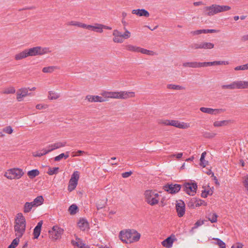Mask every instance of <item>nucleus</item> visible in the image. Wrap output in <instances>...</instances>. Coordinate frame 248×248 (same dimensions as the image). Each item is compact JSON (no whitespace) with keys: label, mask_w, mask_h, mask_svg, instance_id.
<instances>
[{"label":"nucleus","mask_w":248,"mask_h":248,"mask_svg":"<svg viewBox=\"0 0 248 248\" xmlns=\"http://www.w3.org/2000/svg\"><path fill=\"white\" fill-rule=\"evenodd\" d=\"M183 191L187 194L193 196L196 192L197 185L195 183H185L182 186Z\"/></svg>","instance_id":"9"},{"label":"nucleus","mask_w":248,"mask_h":248,"mask_svg":"<svg viewBox=\"0 0 248 248\" xmlns=\"http://www.w3.org/2000/svg\"><path fill=\"white\" fill-rule=\"evenodd\" d=\"M132 174L131 171L124 172L122 174V176L123 178H127L129 177Z\"/></svg>","instance_id":"61"},{"label":"nucleus","mask_w":248,"mask_h":248,"mask_svg":"<svg viewBox=\"0 0 248 248\" xmlns=\"http://www.w3.org/2000/svg\"><path fill=\"white\" fill-rule=\"evenodd\" d=\"M24 172L22 170L18 168L10 169L8 172H5L4 176L9 179H16L20 178Z\"/></svg>","instance_id":"8"},{"label":"nucleus","mask_w":248,"mask_h":248,"mask_svg":"<svg viewBox=\"0 0 248 248\" xmlns=\"http://www.w3.org/2000/svg\"><path fill=\"white\" fill-rule=\"evenodd\" d=\"M106 203V202H104V203L103 204L101 203V202H100V203L98 202L96 204V207H97V209L99 210L100 209H102L103 207H104L105 206Z\"/></svg>","instance_id":"62"},{"label":"nucleus","mask_w":248,"mask_h":248,"mask_svg":"<svg viewBox=\"0 0 248 248\" xmlns=\"http://www.w3.org/2000/svg\"><path fill=\"white\" fill-rule=\"evenodd\" d=\"M174 239L171 237H169L162 242V245L167 248H170L172 247Z\"/></svg>","instance_id":"21"},{"label":"nucleus","mask_w":248,"mask_h":248,"mask_svg":"<svg viewBox=\"0 0 248 248\" xmlns=\"http://www.w3.org/2000/svg\"><path fill=\"white\" fill-rule=\"evenodd\" d=\"M44 202V198L42 196L37 197L33 201L31 202L34 207L38 206L43 204Z\"/></svg>","instance_id":"24"},{"label":"nucleus","mask_w":248,"mask_h":248,"mask_svg":"<svg viewBox=\"0 0 248 248\" xmlns=\"http://www.w3.org/2000/svg\"><path fill=\"white\" fill-rule=\"evenodd\" d=\"M33 155L35 157H41L42 156V154H41V151H38L36 152H34L33 153Z\"/></svg>","instance_id":"64"},{"label":"nucleus","mask_w":248,"mask_h":248,"mask_svg":"<svg viewBox=\"0 0 248 248\" xmlns=\"http://www.w3.org/2000/svg\"><path fill=\"white\" fill-rule=\"evenodd\" d=\"M26 50L28 57L43 55L51 52L49 47H42L39 46L26 49Z\"/></svg>","instance_id":"6"},{"label":"nucleus","mask_w":248,"mask_h":248,"mask_svg":"<svg viewBox=\"0 0 248 248\" xmlns=\"http://www.w3.org/2000/svg\"><path fill=\"white\" fill-rule=\"evenodd\" d=\"M15 231L18 238L22 236L26 228V220L22 213L17 214L15 220Z\"/></svg>","instance_id":"4"},{"label":"nucleus","mask_w":248,"mask_h":248,"mask_svg":"<svg viewBox=\"0 0 248 248\" xmlns=\"http://www.w3.org/2000/svg\"><path fill=\"white\" fill-rule=\"evenodd\" d=\"M234 70L236 71L247 70V64H246L244 65L236 66L234 68Z\"/></svg>","instance_id":"53"},{"label":"nucleus","mask_w":248,"mask_h":248,"mask_svg":"<svg viewBox=\"0 0 248 248\" xmlns=\"http://www.w3.org/2000/svg\"><path fill=\"white\" fill-rule=\"evenodd\" d=\"M124 32L123 34V38L124 39H128L130 37L131 33L126 28L124 27Z\"/></svg>","instance_id":"48"},{"label":"nucleus","mask_w":248,"mask_h":248,"mask_svg":"<svg viewBox=\"0 0 248 248\" xmlns=\"http://www.w3.org/2000/svg\"><path fill=\"white\" fill-rule=\"evenodd\" d=\"M126 49L129 51L133 52H140L141 47L132 45L126 46Z\"/></svg>","instance_id":"27"},{"label":"nucleus","mask_w":248,"mask_h":248,"mask_svg":"<svg viewBox=\"0 0 248 248\" xmlns=\"http://www.w3.org/2000/svg\"><path fill=\"white\" fill-rule=\"evenodd\" d=\"M170 125H172L182 129H186L189 127V124H188L180 123L178 121L176 120H170Z\"/></svg>","instance_id":"15"},{"label":"nucleus","mask_w":248,"mask_h":248,"mask_svg":"<svg viewBox=\"0 0 248 248\" xmlns=\"http://www.w3.org/2000/svg\"><path fill=\"white\" fill-rule=\"evenodd\" d=\"M16 93V89L13 86H10L4 88L1 91L2 94H14Z\"/></svg>","instance_id":"26"},{"label":"nucleus","mask_w":248,"mask_h":248,"mask_svg":"<svg viewBox=\"0 0 248 248\" xmlns=\"http://www.w3.org/2000/svg\"><path fill=\"white\" fill-rule=\"evenodd\" d=\"M18 91L20 92V93L23 95L24 97H25L27 95H31V93H28V89L26 88H21L18 90Z\"/></svg>","instance_id":"41"},{"label":"nucleus","mask_w":248,"mask_h":248,"mask_svg":"<svg viewBox=\"0 0 248 248\" xmlns=\"http://www.w3.org/2000/svg\"><path fill=\"white\" fill-rule=\"evenodd\" d=\"M213 108H205V107H201L200 108V110L205 113L209 114H212L213 113Z\"/></svg>","instance_id":"43"},{"label":"nucleus","mask_w":248,"mask_h":248,"mask_svg":"<svg viewBox=\"0 0 248 248\" xmlns=\"http://www.w3.org/2000/svg\"><path fill=\"white\" fill-rule=\"evenodd\" d=\"M214 44L207 42H201V49H211L214 47Z\"/></svg>","instance_id":"22"},{"label":"nucleus","mask_w":248,"mask_h":248,"mask_svg":"<svg viewBox=\"0 0 248 248\" xmlns=\"http://www.w3.org/2000/svg\"><path fill=\"white\" fill-rule=\"evenodd\" d=\"M222 89H245L248 88V81L243 80L235 81L230 84L221 86Z\"/></svg>","instance_id":"7"},{"label":"nucleus","mask_w":248,"mask_h":248,"mask_svg":"<svg viewBox=\"0 0 248 248\" xmlns=\"http://www.w3.org/2000/svg\"><path fill=\"white\" fill-rule=\"evenodd\" d=\"M19 242V238L14 239L11 244L9 246V248H15L18 244Z\"/></svg>","instance_id":"42"},{"label":"nucleus","mask_w":248,"mask_h":248,"mask_svg":"<svg viewBox=\"0 0 248 248\" xmlns=\"http://www.w3.org/2000/svg\"><path fill=\"white\" fill-rule=\"evenodd\" d=\"M176 209L179 217H182L185 213V203L181 200L177 201Z\"/></svg>","instance_id":"12"},{"label":"nucleus","mask_w":248,"mask_h":248,"mask_svg":"<svg viewBox=\"0 0 248 248\" xmlns=\"http://www.w3.org/2000/svg\"><path fill=\"white\" fill-rule=\"evenodd\" d=\"M204 221H201V220H198L194 224V226L192 228V230H193L195 229H196L197 227H198L202 225L203 224Z\"/></svg>","instance_id":"54"},{"label":"nucleus","mask_w":248,"mask_h":248,"mask_svg":"<svg viewBox=\"0 0 248 248\" xmlns=\"http://www.w3.org/2000/svg\"><path fill=\"white\" fill-rule=\"evenodd\" d=\"M217 215L215 213H210L207 216V218L212 223H215L217 221Z\"/></svg>","instance_id":"31"},{"label":"nucleus","mask_w":248,"mask_h":248,"mask_svg":"<svg viewBox=\"0 0 248 248\" xmlns=\"http://www.w3.org/2000/svg\"><path fill=\"white\" fill-rule=\"evenodd\" d=\"M78 185V182L73 179H70L68 186V190L71 192L75 189Z\"/></svg>","instance_id":"32"},{"label":"nucleus","mask_w":248,"mask_h":248,"mask_svg":"<svg viewBox=\"0 0 248 248\" xmlns=\"http://www.w3.org/2000/svg\"><path fill=\"white\" fill-rule=\"evenodd\" d=\"M229 121L223 120L221 121H216L214 123L213 125L215 127H220L224 125H226L229 123Z\"/></svg>","instance_id":"34"},{"label":"nucleus","mask_w":248,"mask_h":248,"mask_svg":"<svg viewBox=\"0 0 248 248\" xmlns=\"http://www.w3.org/2000/svg\"><path fill=\"white\" fill-rule=\"evenodd\" d=\"M145 201L150 205L157 204L159 200V195L155 190H147L144 193Z\"/></svg>","instance_id":"5"},{"label":"nucleus","mask_w":248,"mask_h":248,"mask_svg":"<svg viewBox=\"0 0 248 248\" xmlns=\"http://www.w3.org/2000/svg\"><path fill=\"white\" fill-rule=\"evenodd\" d=\"M79 22L78 21H71L67 23V25L74 26L79 27Z\"/></svg>","instance_id":"57"},{"label":"nucleus","mask_w":248,"mask_h":248,"mask_svg":"<svg viewBox=\"0 0 248 248\" xmlns=\"http://www.w3.org/2000/svg\"><path fill=\"white\" fill-rule=\"evenodd\" d=\"M190 47L193 49H201V42L199 43L192 44L190 46Z\"/></svg>","instance_id":"51"},{"label":"nucleus","mask_w":248,"mask_h":248,"mask_svg":"<svg viewBox=\"0 0 248 248\" xmlns=\"http://www.w3.org/2000/svg\"><path fill=\"white\" fill-rule=\"evenodd\" d=\"M212 110H213L212 114H215V115L217 114H219V113L224 112L225 111V109H222V108H220V109H213V108Z\"/></svg>","instance_id":"55"},{"label":"nucleus","mask_w":248,"mask_h":248,"mask_svg":"<svg viewBox=\"0 0 248 248\" xmlns=\"http://www.w3.org/2000/svg\"><path fill=\"white\" fill-rule=\"evenodd\" d=\"M133 14H135L140 16H145L148 17L149 16V13L144 9H134L132 11Z\"/></svg>","instance_id":"17"},{"label":"nucleus","mask_w":248,"mask_h":248,"mask_svg":"<svg viewBox=\"0 0 248 248\" xmlns=\"http://www.w3.org/2000/svg\"><path fill=\"white\" fill-rule=\"evenodd\" d=\"M167 88L169 89H173V90H185V88L182 86H180L178 85H174V84H168L167 85Z\"/></svg>","instance_id":"35"},{"label":"nucleus","mask_w":248,"mask_h":248,"mask_svg":"<svg viewBox=\"0 0 248 248\" xmlns=\"http://www.w3.org/2000/svg\"><path fill=\"white\" fill-rule=\"evenodd\" d=\"M27 57H28V55L27 54L26 50L25 49L23 51L16 54L15 56V59L16 61H18Z\"/></svg>","instance_id":"25"},{"label":"nucleus","mask_w":248,"mask_h":248,"mask_svg":"<svg viewBox=\"0 0 248 248\" xmlns=\"http://www.w3.org/2000/svg\"><path fill=\"white\" fill-rule=\"evenodd\" d=\"M140 237V234L135 230L121 231L119 233L120 240L125 243H131L137 242Z\"/></svg>","instance_id":"2"},{"label":"nucleus","mask_w":248,"mask_h":248,"mask_svg":"<svg viewBox=\"0 0 248 248\" xmlns=\"http://www.w3.org/2000/svg\"><path fill=\"white\" fill-rule=\"evenodd\" d=\"M182 187L179 184H167L163 186V189L170 194H175L178 192Z\"/></svg>","instance_id":"11"},{"label":"nucleus","mask_w":248,"mask_h":248,"mask_svg":"<svg viewBox=\"0 0 248 248\" xmlns=\"http://www.w3.org/2000/svg\"><path fill=\"white\" fill-rule=\"evenodd\" d=\"M113 41L115 43H122L124 42V39L123 38V35H120V36H114V38L113 39Z\"/></svg>","instance_id":"46"},{"label":"nucleus","mask_w":248,"mask_h":248,"mask_svg":"<svg viewBox=\"0 0 248 248\" xmlns=\"http://www.w3.org/2000/svg\"><path fill=\"white\" fill-rule=\"evenodd\" d=\"M206 154V153L205 152H203L202 154L201 158H200V165L201 166H202L203 167H205L206 165V162L204 160L205 156Z\"/></svg>","instance_id":"38"},{"label":"nucleus","mask_w":248,"mask_h":248,"mask_svg":"<svg viewBox=\"0 0 248 248\" xmlns=\"http://www.w3.org/2000/svg\"><path fill=\"white\" fill-rule=\"evenodd\" d=\"M231 9V7L227 5L212 4L211 6L205 7L203 9V13L206 16H211L218 13L229 11Z\"/></svg>","instance_id":"3"},{"label":"nucleus","mask_w":248,"mask_h":248,"mask_svg":"<svg viewBox=\"0 0 248 248\" xmlns=\"http://www.w3.org/2000/svg\"><path fill=\"white\" fill-rule=\"evenodd\" d=\"M112 34L114 36H119L120 35H123V34H122L120 31H119L117 30H114L113 31Z\"/></svg>","instance_id":"63"},{"label":"nucleus","mask_w":248,"mask_h":248,"mask_svg":"<svg viewBox=\"0 0 248 248\" xmlns=\"http://www.w3.org/2000/svg\"><path fill=\"white\" fill-rule=\"evenodd\" d=\"M71 243L75 248H88V247L83 243L82 240L78 237L76 240H72Z\"/></svg>","instance_id":"16"},{"label":"nucleus","mask_w":248,"mask_h":248,"mask_svg":"<svg viewBox=\"0 0 248 248\" xmlns=\"http://www.w3.org/2000/svg\"><path fill=\"white\" fill-rule=\"evenodd\" d=\"M191 33L193 35H199V34H202V33H204V29H203V30H196V31H192L191 32Z\"/></svg>","instance_id":"52"},{"label":"nucleus","mask_w":248,"mask_h":248,"mask_svg":"<svg viewBox=\"0 0 248 248\" xmlns=\"http://www.w3.org/2000/svg\"><path fill=\"white\" fill-rule=\"evenodd\" d=\"M13 129L11 126H8L3 129V132L11 134L13 133Z\"/></svg>","instance_id":"49"},{"label":"nucleus","mask_w":248,"mask_h":248,"mask_svg":"<svg viewBox=\"0 0 248 248\" xmlns=\"http://www.w3.org/2000/svg\"><path fill=\"white\" fill-rule=\"evenodd\" d=\"M66 142H57L51 144H50V147L53 148L54 150L63 147L65 146Z\"/></svg>","instance_id":"30"},{"label":"nucleus","mask_w":248,"mask_h":248,"mask_svg":"<svg viewBox=\"0 0 248 248\" xmlns=\"http://www.w3.org/2000/svg\"><path fill=\"white\" fill-rule=\"evenodd\" d=\"M58 68L55 66L45 67L42 69V72L45 73H51Z\"/></svg>","instance_id":"29"},{"label":"nucleus","mask_w":248,"mask_h":248,"mask_svg":"<svg viewBox=\"0 0 248 248\" xmlns=\"http://www.w3.org/2000/svg\"><path fill=\"white\" fill-rule=\"evenodd\" d=\"M33 207H34V206L31 202H26L24 205L23 212L25 213H29Z\"/></svg>","instance_id":"28"},{"label":"nucleus","mask_w":248,"mask_h":248,"mask_svg":"<svg viewBox=\"0 0 248 248\" xmlns=\"http://www.w3.org/2000/svg\"><path fill=\"white\" fill-rule=\"evenodd\" d=\"M170 121L169 120L161 119L158 121V123L165 125H170Z\"/></svg>","instance_id":"50"},{"label":"nucleus","mask_w":248,"mask_h":248,"mask_svg":"<svg viewBox=\"0 0 248 248\" xmlns=\"http://www.w3.org/2000/svg\"><path fill=\"white\" fill-rule=\"evenodd\" d=\"M27 174L30 178L33 179L39 174V171L37 169L32 170L29 171Z\"/></svg>","instance_id":"33"},{"label":"nucleus","mask_w":248,"mask_h":248,"mask_svg":"<svg viewBox=\"0 0 248 248\" xmlns=\"http://www.w3.org/2000/svg\"><path fill=\"white\" fill-rule=\"evenodd\" d=\"M43 224V221H40L37 226L35 227L33 230L34 239H37L39 236L41 232V227Z\"/></svg>","instance_id":"18"},{"label":"nucleus","mask_w":248,"mask_h":248,"mask_svg":"<svg viewBox=\"0 0 248 248\" xmlns=\"http://www.w3.org/2000/svg\"><path fill=\"white\" fill-rule=\"evenodd\" d=\"M140 52L142 54H146L150 56L156 55V53L153 51L147 50L141 47L140 48Z\"/></svg>","instance_id":"36"},{"label":"nucleus","mask_w":248,"mask_h":248,"mask_svg":"<svg viewBox=\"0 0 248 248\" xmlns=\"http://www.w3.org/2000/svg\"><path fill=\"white\" fill-rule=\"evenodd\" d=\"M79 174L78 171H75L74 172V173L72 175L70 179H73V180H75V181L78 182V180L79 179Z\"/></svg>","instance_id":"47"},{"label":"nucleus","mask_w":248,"mask_h":248,"mask_svg":"<svg viewBox=\"0 0 248 248\" xmlns=\"http://www.w3.org/2000/svg\"><path fill=\"white\" fill-rule=\"evenodd\" d=\"M78 226L82 231H85L89 228V224L88 222L84 219H81L78 222Z\"/></svg>","instance_id":"20"},{"label":"nucleus","mask_w":248,"mask_h":248,"mask_svg":"<svg viewBox=\"0 0 248 248\" xmlns=\"http://www.w3.org/2000/svg\"><path fill=\"white\" fill-rule=\"evenodd\" d=\"M203 202H204L203 201L194 198L191 199L189 201V202H188V203L187 204V205L190 208H195V207H197L200 206H201L203 204Z\"/></svg>","instance_id":"14"},{"label":"nucleus","mask_w":248,"mask_h":248,"mask_svg":"<svg viewBox=\"0 0 248 248\" xmlns=\"http://www.w3.org/2000/svg\"><path fill=\"white\" fill-rule=\"evenodd\" d=\"M78 210V206L75 204L71 205L68 209L70 214L74 215L76 213L77 210Z\"/></svg>","instance_id":"40"},{"label":"nucleus","mask_w":248,"mask_h":248,"mask_svg":"<svg viewBox=\"0 0 248 248\" xmlns=\"http://www.w3.org/2000/svg\"><path fill=\"white\" fill-rule=\"evenodd\" d=\"M79 27L86 29L89 30H90V28H91V25H87L81 22H79Z\"/></svg>","instance_id":"56"},{"label":"nucleus","mask_w":248,"mask_h":248,"mask_svg":"<svg viewBox=\"0 0 248 248\" xmlns=\"http://www.w3.org/2000/svg\"><path fill=\"white\" fill-rule=\"evenodd\" d=\"M213 239L217 241L216 244L219 246L220 248H226V245L225 243L221 240L219 238H214Z\"/></svg>","instance_id":"44"},{"label":"nucleus","mask_w":248,"mask_h":248,"mask_svg":"<svg viewBox=\"0 0 248 248\" xmlns=\"http://www.w3.org/2000/svg\"><path fill=\"white\" fill-rule=\"evenodd\" d=\"M16 99L18 100V101H22V98L24 97V96L18 90L16 93Z\"/></svg>","instance_id":"59"},{"label":"nucleus","mask_w":248,"mask_h":248,"mask_svg":"<svg viewBox=\"0 0 248 248\" xmlns=\"http://www.w3.org/2000/svg\"><path fill=\"white\" fill-rule=\"evenodd\" d=\"M48 97L49 99H50L51 100L56 99L59 97V95L52 91H50L49 92V94H48Z\"/></svg>","instance_id":"45"},{"label":"nucleus","mask_w":248,"mask_h":248,"mask_svg":"<svg viewBox=\"0 0 248 248\" xmlns=\"http://www.w3.org/2000/svg\"><path fill=\"white\" fill-rule=\"evenodd\" d=\"M202 136L205 138L212 139L216 136V134L213 132H203Z\"/></svg>","instance_id":"37"},{"label":"nucleus","mask_w":248,"mask_h":248,"mask_svg":"<svg viewBox=\"0 0 248 248\" xmlns=\"http://www.w3.org/2000/svg\"><path fill=\"white\" fill-rule=\"evenodd\" d=\"M102 96L98 95H87L86 99L90 102H103L108 101V98L126 99L135 96L133 92H103L101 93Z\"/></svg>","instance_id":"1"},{"label":"nucleus","mask_w":248,"mask_h":248,"mask_svg":"<svg viewBox=\"0 0 248 248\" xmlns=\"http://www.w3.org/2000/svg\"><path fill=\"white\" fill-rule=\"evenodd\" d=\"M63 232V230L58 226L53 227L52 230L49 231L50 237L54 240L60 239Z\"/></svg>","instance_id":"10"},{"label":"nucleus","mask_w":248,"mask_h":248,"mask_svg":"<svg viewBox=\"0 0 248 248\" xmlns=\"http://www.w3.org/2000/svg\"><path fill=\"white\" fill-rule=\"evenodd\" d=\"M63 156H64V153H62L60 155H59L56 156V157H55L54 160L55 161H59L62 158H63Z\"/></svg>","instance_id":"60"},{"label":"nucleus","mask_w":248,"mask_h":248,"mask_svg":"<svg viewBox=\"0 0 248 248\" xmlns=\"http://www.w3.org/2000/svg\"><path fill=\"white\" fill-rule=\"evenodd\" d=\"M183 66L185 67L190 68H200L204 67L205 66V62H186L183 63Z\"/></svg>","instance_id":"13"},{"label":"nucleus","mask_w":248,"mask_h":248,"mask_svg":"<svg viewBox=\"0 0 248 248\" xmlns=\"http://www.w3.org/2000/svg\"><path fill=\"white\" fill-rule=\"evenodd\" d=\"M244 182L243 184L245 186V187L247 189V190L248 191V176H246L244 178Z\"/></svg>","instance_id":"58"},{"label":"nucleus","mask_w":248,"mask_h":248,"mask_svg":"<svg viewBox=\"0 0 248 248\" xmlns=\"http://www.w3.org/2000/svg\"><path fill=\"white\" fill-rule=\"evenodd\" d=\"M229 62L228 61H214L211 62H205V66H210L213 65H228Z\"/></svg>","instance_id":"19"},{"label":"nucleus","mask_w":248,"mask_h":248,"mask_svg":"<svg viewBox=\"0 0 248 248\" xmlns=\"http://www.w3.org/2000/svg\"><path fill=\"white\" fill-rule=\"evenodd\" d=\"M102 24L99 23H95L94 25H91L90 30L102 33L103 32V29L102 26Z\"/></svg>","instance_id":"23"},{"label":"nucleus","mask_w":248,"mask_h":248,"mask_svg":"<svg viewBox=\"0 0 248 248\" xmlns=\"http://www.w3.org/2000/svg\"><path fill=\"white\" fill-rule=\"evenodd\" d=\"M59 168L58 167H54V168H49L48 169L47 173L49 175H52L53 174H56L58 173Z\"/></svg>","instance_id":"39"}]
</instances>
